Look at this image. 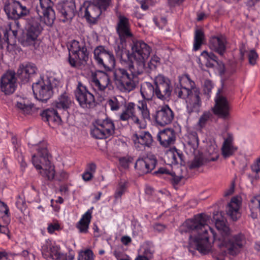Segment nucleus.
<instances>
[{
    "mask_svg": "<svg viewBox=\"0 0 260 260\" xmlns=\"http://www.w3.org/2000/svg\"><path fill=\"white\" fill-rule=\"evenodd\" d=\"M157 162L156 158L154 155L149 154L138 158L135 163V168L140 174H146L154 170Z\"/></svg>",
    "mask_w": 260,
    "mask_h": 260,
    "instance_id": "21",
    "label": "nucleus"
},
{
    "mask_svg": "<svg viewBox=\"0 0 260 260\" xmlns=\"http://www.w3.org/2000/svg\"><path fill=\"white\" fill-rule=\"evenodd\" d=\"M0 212L4 214H9V209L8 206L3 202L0 201Z\"/></svg>",
    "mask_w": 260,
    "mask_h": 260,
    "instance_id": "58",
    "label": "nucleus"
},
{
    "mask_svg": "<svg viewBox=\"0 0 260 260\" xmlns=\"http://www.w3.org/2000/svg\"><path fill=\"white\" fill-rule=\"evenodd\" d=\"M240 207V203L238 198L236 197L233 198L227 205L226 214L233 221H237L241 217V213L239 211Z\"/></svg>",
    "mask_w": 260,
    "mask_h": 260,
    "instance_id": "29",
    "label": "nucleus"
},
{
    "mask_svg": "<svg viewBox=\"0 0 260 260\" xmlns=\"http://www.w3.org/2000/svg\"><path fill=\"white\" fill-rule=\"evenodd\" d=\"M33 107L34 104L28 103V101L26 103L24 100L20 102H17L16 104V107L17 108L19 112L24 115L31 114Z\"/></svg>",
    "mask_w": 260,
    "mask_h": 260,
    "instance_id": "41",
    "label": "nucleus"
},
{
    "mask_svg": "<svg viewBox=\"0 0 260 260\" xmlns=\"http://www.w3.org/2000/svg\"><path fill=\"white\" fill-rule=\"evenodd\" d=\"M116 30L121 42H125L126 39L133 37L129 19L123 15H119L118 16Z\"/></svg>",
    "mask_w": 260,
    "mask_h": 260,
    "instance_id": "22",
    "label": "nucleus"
},
{
    "mask_svg": "<svg viewBox=\"0 0 260 260\" xmlns=\"http://www.w3.org/2000/svg\"><path fill=\"white\" fill-rule=\"evenodd\" d=\"M171 178L170 179L172 183L174 185L178 184L181 181L182 177L176 176L174 173L171 174Z\"/></svg>",
    "mask_w": 260,
    "mask_h": 260,
    "instance_id": "59",
    "label": "nucleus"
},
{
    "mask_svg": "<svg viewBox=\"0 0 260 260\" xmlns=\"http://www.w3.org/2000/svg\"><path fill=\"white\" fill-rule=\"evenodd\" d=\"M217 70L220 76H222L225 73V65L221 61L217 60Z\"/></svg>",
    "mask_w": 260,
    "mask_h": 260,
    "instance_id": "56",
    "label": "nucleus"
},
{
    "mask_svg": "<svg viewBox=\"0 0 260 260\" xmlns=\"http://www.w3.org/2000/svg\"><path fill=\"white\" fill-rule=\"evenodd\" d=\"M249 207L251 212L250 216L253 219L257 218L260 209V194L254 196L250 199Z\"/></svg>",
    "mask_w": 260,
    "mask_h": 260,
    "instance_id": "39",
    "label": "nucleus"
},
{
    "mask_svg": "<svg viewBox=\"0 0 260 260\" xmlns=\"http://www.w3.org/2000/svg\"><path fill=\"white\" fill-rule=\"evenodd\" d=\"M115 54L116 57L120 60L121 63H125L128 64L131 62H134L133 58L131 56V53L129 50H127L122 46L118 45L115 47Z\"/></svg>",
    "mask_w": 260,
    "mask_h": 260,
    "instance_id": "33",
    "label": "nucleus"
},
{
    "mask_svg": "<svg viewBox=\"0 0 260 260\" xmlns=\"http://www.w3.org/2000/svg\"><path fill=\"white\" fill-rule=\"evenodd\" d=\"M204 164V160L201 157H195L189 165V168L190 169L198 168Z\"/></svg>",
    "mask_w": 260,
    "mask_h": 260,
    "instance_id": "48",
    "label": "nucleus"
},
{
    "mask_svg": "<svg viewBox=\"0 0 260 260\" xmlns=\"http://www.w3.org/2000/svg\"><path fill=\"white\" fill-rule=\"evenodd\" d=\"M179 85L175 87L177 96L185 100L186 112L189 115L198 113L202 106V93L199 88L187 74L179 77Z\"/></svg>",
    "mask_w": 260,
    "mask_h": 260,
    "instance_id": "2",
    "label": "nucleus"
},
{
    "mask_svg": "<svg viewBox=\"0 0 260 260\" xmlns=\"http://www.w3.org/2000/svg\"><path fill=\"white\" fill-rule=\"evenodd\" d=\"M209 47L220 56H223L226 50L224 39L223 37H212L209 41Z\"/></svg>",
    "mask_w": 260,
    "mask_h": 260,
    "instance_id": "31",
    "label": "nucleus"
},
{
    "mask_svg": "<svg viewBox=\"0 0 260 260\" xmlns=\"http://www.w3.org/2000/svg\"><path fill=\"white\" fill-rule=\"evenodd\" d=\"M132 158L128 157H123L119 158V164L120 166L126 169L128 168L129 164L132 162Z\"/></svg>",
    "mask_w": 260,
    "mask_h": 260,
    "instance_id": "55",
    "label": "nucleus"
},
{
    "mask_svg": "<svg viewBox=\"0 0 260 260\" xmlns=\"http://www.w3.org/2000/svg\"><path fill=\"white\" fill-rule=\"evenodd\" d=\"M209 217L204 213L197 214L192 219L185 221L182 229L185 232H193L197 234L193 238L189 236L190 243H193L196 249L201 253L206 254L211 250V244L209 242V231L213 236L214 242L219 248L225 247L229 255L235 256L240 253L245 247L246 241L244 234L238 233L231 235L230 228L225 224L223 220L217 219L215 222V226L220 234L216 240V235L214 230L207 224Z\"/></svg>",
    "mask_w": 260,
    "mask_h": 260,
    "instance_id": "1",
    "label": "nucleus"
},
{
    "mask_svg": "<svg viewBox=\"0 0 260 260\" xmlns=\"http://www.w3.org/2000/svg\"><path fill=\"white\" fill-rule=\"evenodd\" d=\"M131 56L134 62L131 68L134 73H143L145 70V61L151 52V48L142 40L133 41L131 44Z\"/></svg>",
    "mask_w": 260,
    "mask_h": 260,
    "instance_id": "5",
    "label": "nucleus"
},
{
    "mask_svg": "<svg viewBox=\"0 0 260 260\" xmlns=\"http://www.w3.org/2000/svg\"><path fill=\"white\" fill-rule=\"evenodd\" d=\"M135 107L134 103H128L126 105L125 110L120 114L119 120L127 121L131 119L139 128L144 129L146 127L147 121L150 120V115L147 102L145 100L139 101L137 106L140 112L141 119L136 115Z\"/></svg>",
    "mask_w": 260,
    "mask_h": 260,
    "instance_id": "3",
    "label": "nucleus"
},
{
    "mask_svg": "<svg viewBox=\"0 0 260 260\" xmlns=\"http://www.w3.org/2000/svg\"><path fill=\"white\" fill-rule=\"evenodd\" d=\"M153 174L154 175H158L162 174H169V171L165 168H160L157 171H155Z\"/></svg>",
    "mask_w": 260,
    "mask_h": 260,
    "instance_id": "64",
    "label": "nucleus"
},
{
    "mask_svg": "<svg viewBox=\"0 0 260 260\" xmlns=\"http://www.w3.org/2000/svg\"><path fill=\"white\" fill-rule=\"evenodd\" d=\"M155 87L156 97L161 100L167 101L171 96L173 86L171 80L162 74H158L153 79Z\"/></svg>",
    "mask_w": 260,
    "mask_h": 260,
    "instance_id": "10",
    "label": "nucleus"
},
{
    "mask_svg": "<svg viewBox=\"0 0 260 260\" xmlns=\"http://www.w3.org/2000/svg\"><path fill=\"white\" fill-rule=\"evenodd\" d=\"M114 131L115 126L111 119H98L91 128L90 134L95 139H107L114 133Z\"/></svg>",
    "mask_w": 260,
    "mask_h": 260,
    "instance_id": "11",
    "label": "nucleus"
},
{
    "mask_svg": "<svg viewBox=\"0 0 260 260\" xmlns=\"http://www.w3.org/2000/svg\"><path fill=\"white\" fill-rule=\"evenodd\" d=\"M204 39V34L201 29H197L195 31L193 50L197 51L199 50L201 45L203 44V41Z\"/></svg>",
    "mask_w": 260,
    "mask_h": 260,
    "instance_id": "43",
    "label": "nucleus"
},
{
    "mask_svg": "<svg viewBox=\"0 0 260 260\" xmlns=\"http://www.w3.org/2000/svg\"><path fill=\"white\" fill-rule=\"evenodd\" d=\"M127 188V183L125 181H121L117 187L114 197L116 200L121 199V196L126 191Z\"/></svg>",
    "mask_w": 260,
    "mask_h": 260,
    "instance_id": "44",
    "label": "nucleus"
},
{
    "mask_svg": "<svg viewBox=\"0 0 260 260\" xmlns=\"http://www.w3.org/2000/svg\"><path fill=\"white\" fill-rule=\"evenodd\" d=\"M60 250L59 246L48 242H46L41 248L42 255L47 260H67V254L61 252Z\"/></svg>",
    "mask_w": 260,
    "mask_h": 260,
    "instance_id": "20",
    "label": "nucleus"
},
{
    "mask_svg": "<svg viewBox=\"0 0 260 260\" xmlns=\"http://www.w3.org/2000/svg\"><path fill=\"white\" fill-rule=\"evenodd\" d=\"M167 156L172 165H182L184 162L182 153L176 148L170 149L167 153Z\"/></svg>",
    "mask_w": 260,
    "mask_h": 260,
    "instance_id": "34",
    "label": "nucleus"
},
{
    "mask_svg": "<svg viewBox=\"0 0 260 260\" xmlns=\"http://www.w3.org/2000/svg\"><path fill=\"white\" fill-rule=\"evenodd\" d=\"M121 99L122 97L118 96L117 97H113L108 100V104L111 110L117 111L120 109L122 106V103L120 102V100Z\"/></svg>",
    "mask_w": 260,
    "mask_h": 260,
    "instance_id": "45",
    "label": "nucleus"
},
{
    "mask_svg": "<svg viewBox=\"0 0 260 260\" xmlns=\"http://www.w3.org/2000/svg\"><path fill=\"white\" fill-rule=\"evenodd\" d=\"M32 89L35 98L43 102H47L53 95L52 84L49 80L41 79L34 83Z\"/></svg>",
    "mask_w": 260,
    "mask_h": 260,
    "instance_id": "12",
    "label": "nucleus"
},
{
    "mask_svg": "<svg viewBox=\"0 0 260 260\" xmlns=\"http://www.w3.org/2000/svg\"><path fill=\"white\" fill-rule=\"evenodd\" d=\"M93 59L97 66L106 71H110L115 64L113 53L103 46H99L94 50Z\"/></svg>",
    "mask_w": 260,
    "mask_h": 260,
    "instance_id": "8",
    "label": "nucleus"
},
{
    "mask_svg": "<svg viewBox=\"0 0 260 260\" xmlns=\"http://www.w3.org/2000/svg\"><path fill=\"white\" fill-rule=\"evenodd\" d=\"M78 260H93L92 251L87 250L82 254H80L78 257Z\"/></svg>",
    "mask_w": 260,
    "mask_h": 260,
    "instance_id": "50",
    "label": "nucleus"
},
{
    "mask_svg": "<svg viewBox=\"0 0 260 260\" xmlns=\"http://www.w3.org/2000/svg\"><path fill=\"white\" fill-rule=\"evenodd\" d=\"M53 3L51 0H39V5L36 7V12L40 18H44L45 23L52 25L55 19V14L52 7Z\"/></svg>",
    "mask_w": 260,
    "mask_h": 260,
    "instance_id": "15",
    "label": "nucleus"
},
{
    "mask_svg": "<svg viewBox=\"0 0 260 260\" xmlns=\"http://www.w3.org/2000/svg\"><path fill=\"white\" fill-rule=\"evenodd\" d=\"M42 30L39 22L32 19L26 27V33L21 38V44L23 46H35Z\"/></svg>",
    "mask_w": 260,
    "mask_h": 260,
    "instance_id": "13",
    "label": "nucleus"
},
{
    "mask_svg": "<svg viewBox=\"0 0 260 260\" xmlns=\"http://www.w3.org/2000/svg\"><path fill=\"white\" fill-rule=\"evenodd\" d=\"M91 219V212L88 210L84 214L80 221L77 224V228L80 233H86L88 232L89 224Z\"/></svg>",
    "mask_w": 260,
    "mask_h": 260,
    "instance_id": "37",
    "label": "nucleus"
},
{
    "mask_svg": "<svg viewBox=\"0 0 260 260\" xmlns=\"http://www.w3.org/2000/svg\"><path fill=\"white\" fill-rule=\"evenodd\" d=\"M174 117V113L168 105L159 107L154 115L156 124L161 126L171 123Z\"/></svg>",
    "mask_w": 260,
    "mask_h": 260,
    "instance_id": "18",
    "label": "nucleus"
},
{
    "mask_svg": "<svg viewBox=\"0 0 260 260\" xmlns=\"http://www.w3.org/2000/svg\"><path fill=\"white\" fill-rule=\"evenodd\" d=\"M234 189L235 183L233 182H232L231 186L224 191V196L228 197L229 196L232 194L234 191Z\"/></svg>",
    "mask_w": 260,
    "mask_h": 260,
    "instance_id": "60",
    "label": "nucleus"
},
{
    "mask_svg": "<svg viewBox=\"0 0 260 260\" xmlns=\"http://www.w3.org/2000/svg\"><path fill=\"white\" fill-rule=\"evenodd\" d=\"M157 138L161 145L167 147L174 143L175 133L173 129L167 128L158 133Z\"/></svg>",
    "mask_w": 260,
    "mask_h": 260,
    "instance_id": "28",
    "label": "nucleus"
},
{
    "mask_svg": "<svg viewBox=\"0 0 260 260\" xmlns=\"http://www.w3.org/2000/svg\"><path fill=\"white\" fill-rule=\"evenodd\" d=\"M211 116L212 114L210 112H204L200 117L198 123L200 127H204Z\"/></svg>",
    "mask_w": 260,
    "mask_h": 260,
    "instance_id": "47",
    "label": "nucleus"
},
{
    "mask_svg": "<svg viewBox=\"0 0 260 260\" xmlns=\"http://www.w3.org/2000/svg\"><path fill=\"white\" fill-rule=\"evenodd\" d=\"M68 174L67 172L64 171H62L60 172L59 175L57 178V180L59 181H63L68 178Z\"/></svg>",
    "mask_w": 260,
    "mask_h": 260,
    "instance_id": "63",
    "label": "nucleus"
},
{
    "mask_svg": "<svg viewBox=\"0 0 260 260\" xmlns=\"http://www.w3.org/2000/svg\"><path fill=\"white\" fill-rule=\"evenodd\" d=\"M15 73L9 71L4 74L1 79V88L2 91L6 94L14 92L16 88Z\"/></svg>",
    "mask_w": 260,
    "mask_h": 260,
    "instance_id": "25",
    "label": "nucleus"
},
{
    "mask_svg": "<svg viewBox=\"0 0 260 260\" xmlns=\"http://www.w3.org/2000/svg\"><path fill=\"white\" fill-rule=\"evenodd\" d=\"M132 140L138 150H143L146 147L150 148L153 142L152 136L150 133L146 131L134 134Z\"/></svg>",
    "mask_w": 260,
    "mask_h": 260,
    "instance_id": "24",
    "label": "nucleus"
},
{
    "mask_svg": "<svg viewBox=\"0 0 260 260\" xmlns=\"http://www.w3.org/2000/svg\"><path fill=\"white\" fill-rule=\"evenodd\" d=\"M213 88V84L210 80H206L204 83V91L205 94L209 95Z\"/></svg>",
    "mask_w": 260,
    "mask_h": 260,
    "instance_id": "54",
    "label": "nucleus"
},
{
    "mask_svg": "<svg viewBox=\"0 0 260 260\" xmlns=\"http://www.w3.org/2000/svg\"><path fill=\"white\" fill-rule=\"evenodd\" d=\"M132 64L130 62L127 66L131 74L123 68L115 69L113 72V81L116 87L122 92H129L134 89L136 87L134 77L142 74L134 73V70L130 68Z\"/></svg>",
    "mask_w": 260,
    "mask_h": 260,
    "instance_id": "7",
    "label": "nucleus"
},
{
    "mask_svg": "<svg viewBox=\"0 0 260 260\" xmlns=\"http://www.w3.org/2000/svg\"><path fill=\"white\" fill-rule=\"evenodd\" d=\"M38 68L36 65L31 62H24L21 63L17 71L19 79L23 83L29 81L30 78L36 74Z\"/></svg>",
    "mask_w": 260,
    "mask_h": 260,
    "instance_id": "23",
    "label": "nucleus"
},
{
    "mask_svg": "<svg viewBox=\"0 0 260 260\" xmlns=\"http://www.w3.org/2000/svg\"><path fill=\"white\" fill-rule=\"evenodd\" d=\"M110 3V0H94V5L98 7L101 11H105Z\"/></svg>",
    "mask_w": 260,
    "mask_h": 260,
    "instance_id": "49",
    "label": "nucleus"
},
{
    "mask_svg": "<svg viewBox=\"0 0 260 260\" xmlns=\"http://www.w3.org/2000/svg\"><path fill=\"white\" fill-rule=\"evenodd\" d=\"M221 247V248H222ZM225 249L224 251H223L221 254H216L215 252H213L212 250V246H211V250L210 251L207 253V254H208L209 253L211 252L212 254V256L215 258L216 260H225V255L227 254H229L226 251V249L225 247H223Z\"/></svg>",
    "mask_w": 260,
    "mask_h": 260,
    "instance_id": "52",
    "label": "nucleus"
},
{
    "mask_svg": "<svg viewBox=\"0 0 260 260\" xmlns=\"http://www.w3.org/2000/svg\"><path fill=\"white\" fill-rule=\"evenodd\" d=\"M71 104V97L64 92L61 94L57 100L54 103V106L59 110L66 111L70 108Z\"/></svg>",
    "mask_w": 260,
    "mask_h": 260,
    "instance_id": "35",
    "label": "nucleus"
},
{
    "mask_svg": "<svg viewBox=\"0 0 260 260\" xmlns=\"http://www.w3.org/2000/svg\"><path fill=\"white\" fill-rule=\"evenodd\" d=\"M201 57L205 65L209 68H213L214 67V63L217 62V57L212 52H208L204 51L201 53Z\"/></svg>",
    "mask_w": 260,
    "mask_h": 260,
    "instance_id": "40",
    "label": "nucleus"
},
{
    "mask_svg": "<svg viewBox=\"0 0 260 260\" xmlns=\"http://www.w3.org/2000/svg\"><path fill=\"white\" fill-rule=\"evenodd\" d=\"M223 139L224 142L221 147L222 154L224 157L227 158L233 155L237 148L234 146V137L232 134L228 133L226 137Z\"/></svg>",
    "mask_w": 260,
    "mask_h": 260,
    "instance_id": "30",
    "label": "nucleus"
},
{
    "mask_svg": "<svg viewBox=\"0 0 260 260\" xmlns=\"http://www.w3.org/2000/svg\"><path fill=\"white\" fill-rule=\"evenodd\" d=\"M102 13L100 8L94 4H89L85 10L84 17L90 23L94 24Z\"/></svg>",
    "mask_w": 260,
    "mask_h": 260,
    "instance_id": "32",
    "label": "nucleus"
},
{
    "mask_svg": "<svg viewBox=\"0 0 260 260\" xmlns=\"http://www.w3.org/2000/svg\"><path fill=\"white\" fill-rule=\"evenodd\" d=\"M154 251L155 250L153 246L147 245L144 249L143 255L146 257H148V258L150 259L152 258Z\"/></svg>",
    "mask_w": 260,
    "mask_h": 260,
    "instance_id": "53",
    "label": "nucleus"
},
{
    "mask_svg": "<svg viewBox=\"0 0 260 260\" xmlns=\"http://www.w3.org/2000/svg\"><path fill=\"white\" fill-rule=\"evenodd\" d=\"M4 10L8 18L13 20L24 18L30 14L29 8L16 0H6Z\"/></svg>",
    "mask_w": 260,
    "mask_h": 260,
    "instance_id": "9",
    "label": "nucleus"
},
{
    "mask_svg": "<svg viewBox=\"0 0 260 260\" xmlns=\"http://www.w3.org/2000/svg\"><path fill=\"white\" fill-rule=\"evenodd\" d=\"M141 95L144 99V100H150L153 96H156L155 87L154 84L150 82H145L141 87L140 90Z\"/></svg>",
    "mask_w": 260,
    "mask_h": 260,
    "instance_id": "38",
    "label": "nucleus"
},
{
    "mask_svg": "<svg viewBox=\"0 0 260 260\" xmlns=\"http://www.w3.org/2000/svg\"><path fill=\"white\" fill-rule=\"evenodd\" d=\"M18 31L0 27V46L7 44L8 45H15L16 43Z\"/></svg>",
    "mask_w": 260,
    "mask_h": 260,
    "instance_id": "26",
    "label": "nucleus"
},
{
    "mask_svg": "<svg viewBox=\"0 0 260 260\" xmlns=\"http://www.w3.org/2000/svg\"><path fill=\"white\" fill-rule=\"evenodd\" d=\"M160 58L156 55H153L148 62V67L150 70H154L160 64Z\"/></svg>",
    "mask_w": 260,
    "mask_h": 260,
    "instance_id": "46",
    "label": "nucleus"
},
{
    "mask_svg": "<svg viewBox=\"0 0 260 260\" xmlns=\"http://www.w3.org/2000/svg\"><path fill=\"white\" fill-rule=\"evenodd\" d=\"M75 95L80 106L84 109H89L95 106V98L86 87L81 82H78L75 90Z\"/></svg>",
    "mask_w": 260,
    "mask_h": 260,
    "instance_id": "14",
    "label": "nucleus"
},
{
    "mask_svg": "<svg viewBox=\"0 0 260 260\" xmlns=\"http://www.w3.org/2000/svg\"><path fill=\"white\" fill-rule=\"evenodd\" d=\"M60 20L63 22H70L75 15L76 8L73 1L59 3L56 6Z\"/></svg>",
    "mask_w": 260,
    "mask_h": 260,
    "instance_id": "17",
    "label": "nucleus"
},
{
    "mask_svg": "<svg viewBox=\"0 0 260 260\" xmlns=\"http://www.w3.org/2000/svg\"><path fill=\"white\" fill-rule=\"evenodd\" d=\"M91 84L95 90L103 92L111 86L112 82L108 74L104 71H96L92 73Z\"/></svg>",
    "mask_w": 260,
    "mask_h": 260,
    "instance_id": "19",
    "label": "nucleus"
},
{
    "mask_svg": "<svg viewBox=\"0 0 260 260\" xmlns=\"http://www.w3.org/2000/svg\"><path fill=\"white\" fill-rule=\"evenodd\" d=\"M93 177V174L86 171L82 175V178L86 181H89Z\"/></svg>",
    "mask_w": 260,
    "mask_h": 260,
    "instance_id": "62",
    "label": "nucleus"
},
{
    "mask_svg": "<svg viewBox=\"0 0 260 260\" xmlns=\"http://www.w3.org/2000/svg\"><path fill=\"white\" fill-rule=\"evenodd\" d=\"M0 233L6 234L7 235L8 238H10V236L9 235L10 231L9 229L4 226H2L0 224ZM19 255V254L13 253L11 252H8L6 251H0V260H2L3 259L8 260L10 259L11 257H13L15 255Z\"/></svg>",
    "mask_w": 260,
    "mask_h": 260,
    "instance_id": "42",
    "label": "nucleus"
},
{
    "mask_svg": "<svg viewBox=\"0 0 260 260\" xmlns=\"http://www.w3.org/2000/svg\"><path fill=\"white\" fill-rule=\"evenodd\" d=\"M251 169L253 172L258 173L260 172V159L257 158L251 166Z\"/></svg>",
    "mask_w": 260,
    "mask_h": 260,
    "instance_id": "57",
    "label": "nucleus"
},
{
    "mask_svg": "<svg viewBox=\"0 0 260 260\" xmlns=\"http://www.w3.org/2000/svg\"><path fill=\"white\" fill-rule=\"evenodd\" d=\"M59 229V225L57 223L51 224L48 226L47 230L49 233L52 234L55 231L58 230Z\"/></svg>",
    "mask_w": 260,
    "mask_h": 260,
    "instance_id": "61",
    "label": "nucleus"
},
{
    "mask_svg": "<svg viewBox=\"0 0 260 260\" xmlns=\"http://www.w3.org/2000/svg\"><path fill=\"white\" fill-rule=\"evenodd\" d=\"M42 119L47 121L49 125H58L61 122V117L56 109L49 108L41 113Z\"/></svg>",
    "mask_w": 260,
    "mask_h": 260,
    "instance_id": "27",
    "label": "nucleus"
},
{
    "mask_svg": "<svg viewBox=\"0 0 260 260\" xmlns=\"http://www.w3.org/2000/svg\"><path fill=\"white\" fill-rule=\"evenodd\" d=\"M258 55L254 50H251L248 54L249 63L251 65H254L256 62Z\"/></svg>",
    "mask_w": 260,
    "mask_h": 260,
    "instance_id": "51",
    "label": "nucleus"
},
{
    "mask_svg": "<svg viewBox=\"0 0 260 260\" xmlns=\"http://www.w3.org/2000/svg\"><path fill=\"white\" fill-rule=\"evenodd\" d=\"M68 49V61L72 67L79 68L86 64L89 52L84 40H72Z\"/></svg>",
    "mask_w": 260,
    "mask_h": 260,
    "instance_id": "6",
    "label": "nucleus"
},
{
    "mask_svg": "<svg viewBox=\"0 0 260 260\" xmlns=\"http://www.w3.org/2000/svg\"><path fill=\"white\" fill-rule=\"evenodd\" d=\"M215 104L213 109L214 113L224 120L230 118V105L226 98L220 94L218 90L215 100Z\"/></svg>",
    "mask_w": 260,
    "mask_h": 260,
    "instance_id": "16",
    "label": "nucleus"
},
{
    "mask_svg": "<svg viewBox=\"0 0 260 260\" xmlns=\"http://www.w3.org/2000/svg\"><path fill=\"white\" fill-rule=\"evenodd\" d=\"M38 155L32 156V162L37 170H41L40 173L48 180L54 178L55 172L54 167L51 165L49 154L45 142L40 143L38 146Z\"/></svg>",
    "mask_w": 260,
    "mask_h": 260,
    "instance_id": "4",
    "label": "nucleus"
},
{
    "mask_svg": "<svg viewBox=\"0 0 260 260\" xmlns=\"http://www.w3.org/2000/svg\"><path fill=\"white\" fill-rule=\"evenodd\" d=\"M199 139L196 132L189 133L186 136V148L190 153H194L199 146Z\"/></svg>",
    "mask_w": 260,
    "mask_h": 260,
    "instance_id": "36",
    "label": "nucleus"
}]
</instances>
